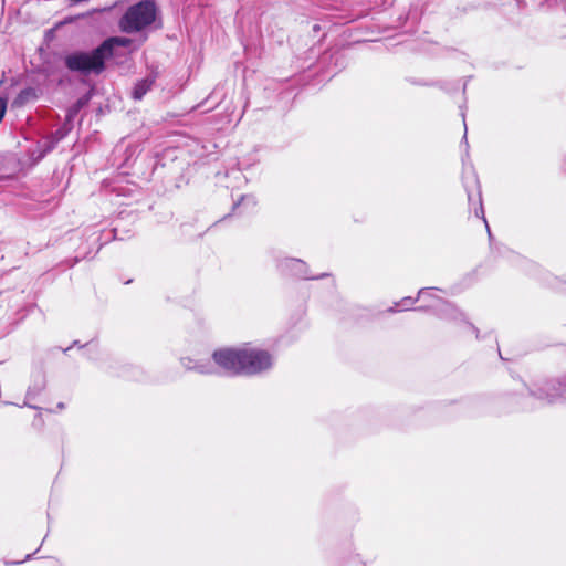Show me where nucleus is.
<instances>
[{
  "label": "nucleus",
  "mask_w": 566,
  "mask_h": 566,
  "mask_svg": "<svg viewBox=\"0 0 566 566\" xmlns=\"http://www.w3.org/2000/svg\"><path fill=\"white\" fill-rule=\"evenodd\" d=\"M437 314L442 318H455L458 315H461L458 310L446 300L440 297L434 298V304L432 305Z\"/></svg>",
  "instance_id": "obj_9"
},
{
  "label": "nucleus",
  "mask_w": 566,
  "mask_h": 566,
  "mask_svg": "<svg viewBox=\"0 0 566 566\" xmlns=\"http://www.w3.org/2000/svg\"><path fill=\"white\" fill-rule=\"evenodd\" d=\"M277 266L283 273H289L291 275H294V276H297L301 279H305V280L321 279L326 275V274H321L317 276L308 275L307 270H306V264L300 259L286 258L282 261H280Z\"/></svg>",
  "instance_id": "obj_6"
},
{
  "label": "nucleus",
  "mask_w": 566,
  "mask_h": 566,
  "mask_svg": "<svg viewBox=\"0 0 566 566\" xmlns=\"http://www.w3.org/2000/svg\"><path fill=\"white\" fill-rule=\"evenodd\" d=\"M21 562H11L9 563L10 565H15V564H20Z\"/></svg>",
  "instance_id": "obj_19"
},
{
  "label": "nucleus",
  "mask_w": 566,
  "mask_h": 566,
  "mask_svg": "<svg viewBox=\"0 0 566 566\" xmlns=\"http://www.w3.org/2000/svg\"><path fill=\"white\" fill-rule=\"evenodd\" d=\"M71 129L72 124H69L67 122H65L60 128H57L53 134V145L51 146V148H53L54 145H56L59 142L65 138L67 134L71 132Z\"/></svg>",
  "instance_id": "obj_11"
},
{
  "label": "nucleus",
  "mask_w": 566,
  "mask_h": 566,
  "mask_svg": "<svg viewBox=\"0 0 566 566\" xmlns=\"http://www.w3.org/2000/svg\"><path fill=\"white\" fill-rule=\"evenodd\" d=\"M464 188L468 193L469 206L473 208L476 218H481L486 227L489 238H492L490 227L484 216L482 195L480 190L479 179L474 172L464 179Z\"/></svg>",
  "instance_id": "obj_4"
},
{
  "label": "nucleus",
  "mask_w": 566,
  "mask_h": 566,
  "mask_svg": "<svg viewBox=\"0 0 566 566\" xmlns=\"http://www.w3.org/2000/svg\"><path fill=\"white\" fill-rule=\"evenodd\" d=\"M85 346H86V347H88V349H91V348H92V346L96 347V345H92L91 343H86V345H85Z\"/></svg>",
  "instance_id": "obj_18"
},
{
  "label": "nucleus",
  "mask_w": 566,
  "mask_h": 566,
  "mask_svg": "<svg viewBox=\"0 0 566 566\" xmlns=\"http://www.w3.org/2000/svg\"><path fill=\"white\" fill-rule=\"evenodd\" d=\"M157 8L151 0H142L129 6L118 21L120 31L135 33L145 30L156 19Z\"/></svg>",
  "instance_id": "obj_2"
},
{
  "label": "nucleus",
  "mask_w": 566,
  "mask_h": 566,
  "mask_svg": "<svg viewBox=\"0 0 566 566\" xmlns=\"http://www.w3.org/2000/svg\"><path fill=\"white\" fill-rule=\"evenodd\" d=\"M2 84V81H0V85Z\"/></svg>",
  "instance_id": "obj_21"
},
{
  "label": "nucleus",
  "mask_w": 566,
  "mask_h": 566,
  "mask_svg": "<svg viewBox=\"0 0 566 566\" xmlns=\"http://www.w3.org/2000/svg\"><path fill=\"white\" fill-rule=\"evenodd\" d=\"M213 363L193 361L191 358H181V365L188 370L199 374H213L216 365L229 375H256L270 369L273 358L269 352L258 348H223L212 354Z\"/></svg>",
  "instance_id": "obj_1"
},
{
  "label": "nucleus",
  "mask_w": 566,
  "mask_h": 566,
  "mask_svg": "<svg viewBox=\"0 0 566 566\" xmlns=\"http://www.w3.org/2000/svg\"><path fill=\"white\" fill-rule=\"evenodd\" d=\"M133 43V40L125 36H111L101 43L103 51L107 59H112L115 55V48L123 46L127 48Z\"/></svg>",
  "instance_id": "obj_8"
},
{
  "label": "nucleus",
  "mask_w": 566,
  "mask_h": 566,
  "mask_svg": "<svg viewBox=\"0 0 566 566\" xmlns=\"http://www.w3.org/2000/svg\"><path fill=\"white\" fill-rule=\"evenodd\" d=\"M241 205H245L250 208H254L256 206V200L254 196L252 195H243L241 196L240 200L238 202L233 203L232 211H237Z\"/></svg>",
  "instance_id": "obj_12"
},
{
  "label": "nucleus",
  "mask_w": 566,
  "mask_h": 566,
  "mask_svg": "<svg viewBox=\"0 0 566 566\" xmlns=\"http://www.w3.org/2000/svg\"><path fill=\"white\" fill-rule=\"evenodd\" d=\"M64 407H65V406H64V403H63V402H60V403L57 405V408H59L60 410L64 409Z\"/></svg>",
  "instance_id": "obj_17"
},
{
  "label": "nucleus",
  "mask_w": 566,
  "mask_h": 566,
  "mask_svg": "<svg viewBox=\"0 0 566 566\" xmlns=\"http://www.w3.org/2000/svg\"><path fill=\"white\" fill-rule=\"evenodd\" d=\"M554 4H558L562 2L564 4V10L566 11V0H553Z\"/></svg>",
  "instance_id": "obj_15"
},
{
  "label": "nucleus",
  "mask_w": 566,
  "mask_h": 566,
  "mask_svg": "<svg viewBox=\"0 0 566 566\" xmlns=\"http://www.w3.org/2000/svg\"><path fill=\"white\" fill-rule=\"evenodd\" d=\"M539 403H555L566 400V380L546 381L543 386L531 392Z\"/></svg>",
  "instance_id": "obj_5"
},
{
  "label": "nucleus",
  "mask_w": 566,
  "mask_h": 566,
  "mask_svg": "<svg viewBox=\"0 0 566 566\" xmlns=\"http://www.w3.org/2000/svg\"><path fill=\"white\" fill-rule=\"evenodd\" d=\"M431 289H421L418 293V297L417 298H412V297H405L402 298L399 303H396L395 306L392 307H389L388 308V312H396L397 311V306H402L403 310H408L411 305H413L416 303V301L426 295L428 293V291H430Z\"/></svg>",
  "instance_id": "obj_10"
},
{
  "label": "nucleus",
  "mask_w": 566,
  "mask_h": 566,
  "mask_svg": "<svg viewBox=\"0 0 566 566\" xmlns=\"http://www.w3.org/2000/svg\"><path fill=\"white\" fill-rule=\"evenodd\" d=\"M156 80L157 73L150 72L146 77L137 81L133 88L132 97L135 101H140L147 94V92L150 91Z\"/></svg>",
  "instance_id": "obj_7"
},
{
  "label": "nucleus",
  "mask_w": 566,
  "mask_h": 566,
  "mask_svg": "<svg viewBox=\"0 0 566 566\" xmlns=\"http://www.w3.org/2000/svg\"><path fill=\"white\" fill-rule=\"evenodd\" d=\"M469 327L472 329L473 333H475L476 337H479V331L475 326L469 324Z\"/></svg>",
  "instance_id": "obj_16"
},
{
  "label": "nucleus",
  "mask_w": 566,
  "mask_h": 566,
  "mask_svg": "<svg viewBox=\"0 0 566 566\" xmlns=\"http://www.w3.org/2000/svg\"><path fill=\"white\" fill-rule=\"evenodd\" d=\"M108 60L101 44L91 52H74L65 56L64 64L72 72L84 75L101 74L105 70V61Z\"/></svg>",
  "instance_id": "obj_3"
},
{
  "label": "nucleus",
  "mask_w": 566,
  "mask_h": 566,
  "mask_svg": "<svg viewBox=\"0 0 566 566\" xmlns=\"http://www.w3.org/2000/svg\"><path fill=\"white\" fill-rule=\"evenodd\" d=\"M32 92H33V90H32V88L23 90V91H21V93H20L19 97H20V98H24L25 96H28V95H29V94H31Z\"/></svg>",
  "instance_id": "obj_14"
},
{
  "label": "nucleus",
  "mask_w": 566,
  "mask_h": 566,
  "mask_svg": "<svg viewBox=\"0 0 566 566\" xmlns=\"http://www.w3.org/2000/svg\"><path fill=\"white\" fill-rule=\"evenodd\" d=\"M82 106V103L81 101H78L74 106H72L71 108L67 109V113H66V119L65 122H67L69 124H72V120L74 119V117L76 116L77 112L80 111Z\"/></svg>",
  "instance_id": "obj_13"
},
{
  "label": "nucleus",
  "mask_w": 566,
  "mask_h": 566,
  "mask_svg": "<svg viewBox=\"0 0 566 566\" xmlns=\"http://www.w3.org/2000/svg\"><path fill=\"white\" fill-rule=\"evenodd\" d=\"M31 556H32L31 554H28V555L25 556V559H30V558H31Z\"/></svg>",
  "instance_id": "obj_20"
}]
</instances>
